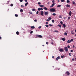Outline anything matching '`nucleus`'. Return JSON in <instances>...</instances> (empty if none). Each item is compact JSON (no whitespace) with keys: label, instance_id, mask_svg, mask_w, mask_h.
<instances>
[{"label":"nucleus","instance_id":"nucleus-36","mask_svg":"<svg viewBox=\"0 0 76 76\" xmlns=\"http://www.w3.org/2000/svg\"><path fill=\"white\" fill-rule=\"evenodd\" d=\"M52 22L53 23H54V20H52Z\"/></svg>","mask_w":76,"mask_h":76},{"label":"nucleus","instance_id":"nucleus-57","mask_svg":"<svg viewBox=\"0 0 76 76\" xmlns=\"http://www.w3.org/2000/svg\"><path fill=\"white\" fill-rule=\"evenodd\" d=\"M70 51H71V52H73V50H71Z\"/></svg>","mask_w":76,"mask_h":76},{"label":"nucleus","instance_id":"nucleus-23","mask_svg":"<svg viewBox=\"0 0 76 76\" xmlns=\"http://www.w3.org/2000/svg\"><path fill=\"white\" fill-rule=\"evenodd\" d=\"M32 10L33 11H35L36 10L35 9H32Z\"/></svg>","mask_w":76,"mask_h":76},{"label":"nucleus","instance_id":"nucleus-50","mask_svg":"<svg viewBox=\"0 0 76 76\" xmlns=\"http://www.w3.org/2000/svg\"><path fill=\"white\" fill-rule=\"evenodd\" d=\"M69 55L70 56H71V53H69Z\"/></svg>","mask_w":76,"mask_h":76},{"label":"nucleus","instance_id":"nucleus-32","mask_svg":"<svg viewBox=\"0 0 76 76\" xmlns=\"http://www.w3.org/2000/svg\"><path fill=\"white\" fill-rule=\"evenodd\" d=\"M38 10H39V11H40V10H41V8H39L38 9Z\"/></svg>","mask_w":76,"mask_h":76},{"label":"nucleus","instance_id":"nucleus-41","mask_svg":"<svg viewBox=\"0 0 76 76\" xmlns=\"http://www.w3.org/2000/svg\"><path fill=\"white\" fill-rule=\"evenodd\" d=\"M32 33H33V31H31L30 34H32Z\"/></svg>","mask_w":76,"mask_h":76},{"label":"nucleus","instance_id":"nucleus-17","mask_svg":"<svg viewBox=\"0 0 76 76\" xmlns=\"http://www.w3.org/2000/svg\"><path fill=\"white\" fill-rule=\"evenodd\" d=\"M16 33L17 35H19V32L18 31L16 32Z\"/></svg>","mask_w":76,"mask_h":76},{"label":"nucleus","instance_id":"nucleus-2","mask_svg":"<svg viewBox=\"0 0 76 76\" xmlns=\"http://www.w3.org/2000/svg\"><path fill=\"white\" fill-rule=\"evenodd\" d=\"M38 37L39 38H42V36L41 35H36V36L35 37V38H38Z\"/></svg>","mask_w":76,"mask_h":76},{"label":"nucleus","instance_id":"nucleus-11","mask_svg":"<svg viewBox=\"0 0 76 76\" xmlns=\"http://www.w3.org/2000/svg\"><path fill=\"white\" fill-rule=\"evenodd\" d=\"M67 43H70L71 42V40H69L67 42Z\"/></svg>","mask_w":76,"mask_h":76},{"label":"nucleus","instance_id":"nucleus-1","mask_svg":"<svg viewBox=\"0 0 76 76\" xmlns=\"http://www.w3.org/2000/svg\"><path fill=\"white\" fill-rule=\"evenodd\" d=\"M56 10L55 8H52L50 10V12H55Z\"/></svg>","mask_w":76,"mask_h":76},{"label":"nucleus","instance_id":"nucleus-8","mask_svg":"<svg viewBox=\"0 0 76 76\" xmlns=\"http://www.w3.org/2000/svg\"><path fill=\"white\" fill-rule=\"evenodd\" d=\"M66 73L67 75H70V73H69V72L68 71L66 72Z\"/></svg>","mask_w":76,"mask_h":76},{"label":"nucleus","instance_id":"nucleus-3","mask_svg":"<svg viewBox=\"0 0 76 76\" xmlns=\"http://www.w3.org/2000/svg\"><path fill=\"white\" fill-rule=\"evenodd\" d=\"M64 50L66 52H68V49L67 47H64Z\"/></svg>","mask_w":76,"mask_h":76},{"label":"nucleus","instance_id":"nucleus-28","mask_svg":"<svg viewBox=\"0 0 76 76\" xmlns=\"http://www.w3.org/2000/svg\"><path fill=\"white\" fill-rule=\"evenodd\" d=\"M58 7H61V5H58L57 6Z\"/></svg>","mask_w":76,"mask_h":76},{"label":"nucleus","instance_id":"nucleus-26","mask_svg":"<svg viewBox=\"0 0 76 76\" xmlns=\"http://www.w3.org/2000/svg\"><path fill=\"white\" fill-rule=\"evenodd\" d=\"M28 2H27L25 4V6H27V5H28Z\"/></svg>","mask_w":76,"mask_h":76},{"label":"nucleus","instance_id":"nucleus-49","mask_svg":"<svg viewBox=\"0 0 76 76\" xmlns=\"http://www.w3.org/2000/svg\"><path fill=\"white\" fill-rule=\"evenodd\" d=\"M70 46H69V45H68V46H67V48H70Z\"/></svg>","mask_w":76,"mask_h":76},{"label":"nucleus","instance_id":"nucleus-39","mask_svg":"<svg viewBox=\"0 0 76 76\" xmlns=\"http://www.w3.org/2000/svg\"><path fill=\"white\" fill-rule=\"evenodd\" d=\"M58 26H59V27H60V28H61V25H58Z\"/></svg>","mask_w":76,"mask_h":76},{"label":"nucleus","instance_id":"nucleus-14","mask_svg":"<svg viewBox=\"0 0 76 76\" xmlns=\"http://www.w3.org/2000/svg\"><path fill=\"white\" fill-rule=\"evenodd\" d=\"M23 12V10H22V9H21L20 10V12L21 13H22Z\"/></svg>","mask_w":76,"mask_h":76},{"label":"nucleus","instance_id":"nucleus-15","mask_svg":"<svg viewBox=\"0 0 76 76\" xmlns=\"http://www.w3.org/2000/svg\"><path fill=\"white\" fill-rule=\"evenodd\" d=\"M39 6H40V7H44V6L43 5H39Z\"/></svg>","mask_w":76,"mask_h":76},{"label":"nucleus","instance_id":"nucleus-21","mask_svg":"<svg viewBox=\"0 0 76 76\" xmlns=\"http://www.w3.org/2000/svg\"><path fill=\"white\" fill-rule=\"evenodd\" d=\"M63 26L64 28H66V24H63Z\"/></svg>","mask_w":76,"mask_h":76},{"label":"nucleus","instance_id":"nucleus-64","mask_svg":"<svg viewBox=\"0 0 76 76\" xmlns=\"http://www.w3.org/2000/svg\"><path fill=\"white\" fill-rule=\"evenodd\" d=\"M72 61H74V59L73 58V59H72Z\"/></svg>","mask_w":76,"mask_h":76},{"label":"nucleus","instance_id":"nucleus-35","mask_svg":"<svg viewBox=\"0 0 76 76\" xmlns=\"http://www.w3.org/2000/svg\"><path fill=\"white\" fill-rule=\"evenodd\" d=\"M62 17H61V15H60L59 17V18H61Z\"/></svg>","mask_w":76,"mask_h":76},{"label":"nucleus","instance_id":"nucleus-7","mask_svg":"<svg viewBox=\"0 0 76 76\" xmlns=\"http://www.w3.org/2000/svg\"><path fill=\"white\" fill-rule=\"evenodd\" d=\"M63 49H60L59 50V51H60V52H63Z\"/></svg>","mask_w":76,"mask_h":76},{"label":"nucleus","instance_id":"nucleus-31","mask_svg":"<svg viewBox=\"0 0 76 76\" xmlns=\"http://www.w3.org/2000/svg\"><path fill=\"white\" fill-rule=\"evenodd\" d=\"M54 32H57V33L58 32V31H57V30H55V31H54Z\"/></svg>","mask_w":76,"mask_h":76},{"label":"nucleus","instance_id":"nucleus-62","mask_svg":"<svg viewBox=\"0 0 76 76\" xmlns=\"http://www.w3.org/2000/svg\"><path fill=\"white\" fill-rule=\"evenodd\" d=\"M64 19H66V17H64Z\"/></svg>","mask_w":76,"mask_h":76},{"label":"nucleus","instance_id":"nucleus-45","mask_svg":"<svg viewBox=\"0 0 76 76\" xmlns=\"http://www.w3.org/2000/svg\"><path fill=\"white\" fill-rule=\"evenodd\" d=\"M19 1L20 2H22L23 1V0H19Z\"/></svg>","mask_w":76,"mask_h":76},{"label":"nucleus","instance_id":"nucleus-33","mask_svg":"<svg viewBox=\"0 0 76 76\" xmlns=\"http://www.w3.org/2000/svg\"><path fill=\"white\" fill-rule=\"evenodd\" d=\"M67 3H70V1H69V0H67Z\"/></svg>","mask_w":76,"mask_h":76},{"label":"nucleus","instance_id":"nucleus-20","mask_svg":"<svg viewBox=\"0 0 76 76\" xmlns=\"http://www.w3.org/2000/svg\"><path fill=\"white\" fill-rule=\"evenodd\" d=\"M45 10H47V8L46 7H45L43 8Z\"/></svg>","mask_w":76,"mask_h":76},{"label":"nucleus","instance_id":"nucleus-37","mask_svg":"<svg viewBox=\"0 0 76 76\" xmlns=\"http://www.w3.org/2000/svg\"><path fill=\"white\" fill-rule=\"evenodd\" d=\"M64 0H61V2H64Z\"/></svg>","mask_w":76,"mask_h":76},{"label":"nucleus","instance_id":"nucleus-13","mask_svg":"<svg viewBox=\"0 0 76 76\" xmlns=\"http://www.w3.org/2000/svg\"><path fill=\"white\" fill-rule=\"evenodd\" d=\"M61 40H62V41H65V38H62Z\"/></svg>","mask_w":76,"mask_h":76},{"label":"nucleus","instance_id":"nucleus-12","mask_svg":"<svg viewBox=\"0 0 76 76\" xmlns=\"http://www.w3.org/2000/svg\"><path fill=\"white\" fill-rule=\"evenodd\" d=\"M66 7H70V5L69 4H67L66 5Z\"/></svg>","mask_w":76,"mask_h":76},{"label":"nucleus","instance_id":"nucleus-4","mask_svg":"<svg viewBox=\"0 0 76 76\" xmlns=\"http://www.w3.org/2000/svg\"><path fill=\"white\" fill-rule=\"evenodd\" d=\"M40 14L42 16H43L44 15V12L42 11H41Z\"/></svg>","mask_w":76,"mask_h":76},{"label":"nucleus","instance_id":"nucleus-59","mask_svg":"<svg viewBox=\"0 0 76 76\" xmlns=\"http://www.w3.org/2000/svg\"><path fill=\"white\" fill-rule=\"evenodd\" d=\"M25 1L26 2H27L28 1V0H25Z\"/></svg>","mask_w":76,"mask_h":76},{"label":"nucleus","instance_id":"nucleus-38","mask_svg":"<svg viewBox=\"0 0 76 76\" xmlns=\"http://www.w3.org/2000/svg\"><path fill=\"white\" fill-rule=\"evenodd\" d=\"M13 6V4H11L10 5V6L12 7Z\"/></svg>","mask_w":76,"mask_h":76},{"label":"nucleus","instance_id":"nucleus-55","mask_svg":"<svg viewBox=\"0 0 76 76\" xmlns=\"http://www.w3.org/2000/svg\"><path fill=\"white\" fill-rule=\"evenodd\" d=\"M70 17H68V19H69H69H70Z\"/></svg>","mask_w":76,"mask_h":76},{"label":"nucleus","instance_id":"nucleus-58","mask_svg":"<svg viewBox=\"0 0 76 76\" xmlns=\"http://www.w3.org/2000/svg\"><path fill=\"white\" fill-rule=\"evenodd\" d=\"M40 10H43V9H42V8H40Z\"/></svg>","mask_w":76,"mask_h":76},{"label":"nucleus","instance_id":"nucleus-22","mask_svg":"<svg viewBox=\"0 0 76 76\" xmlns=\"http://www.w3.org/2000/svg\"><path fill=\"white\" fill-rule=\"evenodd\" d=\"M71 33H72V35H75V32H73V31H71Z\"/></svg>","mask_w":76,"mask_h":76},{"label":"nucleus","instance_id":"nucleus-5","mask_svg":"<svg viewBox=\"0 0 76 76\" xmlns=\"http://www.w3.org/2000/svg\"><path fill=\"white\" fill-rule=\"evenodd\" d=\"M44 13L45 15H48V12H45Z\"/></svg>","mask_w":76,"mask_h":76},{"label":"nucleus","instance_id":"nucleus-47","mask_svg":"<svg viewBox=\"0 0 76 76\" xmlns=\"http://www.w3.org/2000/svg\"><path fill=\"white\" fill-rule=\"evenodd\" d=\"M38 28H39V29H41V26H40L38 27Z\"/></svg>","mask_w":76,"mask_h":76},{"label":"nucleus","instance_id":"nucleus-44","mask_svg":"<svg viewBox=\"0 0 76 76\" xmlns=\"http://www.w3.org/2000/svg\"><path fill=\"white\" fill-rule=\"evenodd\" d=\"M9 1H7V4H9Z\"/></svg>","mask_w":76,"mask_h":76},{"label":"nucleus","instance_id":"nucleus-40","mask_svg":"<svg viewBox=\"0 0 76 76\" xmlns=\"http://www.w3.org/2000/svg\"><path fill=\"white\" fill-rule=\"evenodd\" d=\"M74 40V39H71V41L72 42V41Z\"/></svg>","mask_w":76,"mask_h":76},{"label":"nucleus","instance_id":"nucleus-53","mask_svg":"<svg viewBox=\"0 0 76 76\" xmlns=\"http://www.w3.org/2000/svg\"><path fill=\"white\" fill-rule=\"evenodd\" d=\"M46 24H47V25H48V22H46Z\"/></svg>","mask_w":76,"mask_h":76},{"label":"nucleus","instance_id":"nucleus-16","mask_svg":"<svg viewBox=\"0 0 76 76\" xmlns=\"http://www.w3.org/2000/svg\"><path fill=\"white\" fill-rule=\"evenodd\" d=\"M31 29H34L35 28V26H32L31 27Z\"/></svg>","mask_w":76,"mask_h":76},{"label":"nucleus","instance_id":"nucleus-19","mask_svg":"<svg viewBox=\"0 0 76 76\" xmlns=\"http://www.w3.org/2000/svg\"><path fill=\"white\" fill-rule=\"evenodd\" d=\"M72 4H76V3L74 1L72 2Z\"/></svg>","mask_w":76,"mask_h":76},{"label":"nucleus","instance_id":"nucleus-63","mask_svg":"<svg viewBox=\"0 0 76 76\" xmlns=\"http://www.w3.org/2000/svg\"><path fill=\"white\" fill-rule=\"evenodd\" d=\"M73 48H75V46L73 45Z\"/></svg>","mask_w":76,"mask_h":76},{"label":"nucleus","instance_id":"nucleus-43","mask_svg":"<svg viewBox=\"0 0 76 76\" xmlns=\"http://www.w3.org/2000/svg\"><path fill=\"white\" fill-rule=\"evenodd\" d=\"M55 2V1H54V0H53L52 1V3H54Z\"/></svg>","mask_w":76,"mask_h":76},{"label":"nucleus","instance_id":"nucleus-10","mask_svg":"<svg viewBox=\"0 0 76 76\" xmlns=\"http://www.w3.org/2000/svg\"><path fill=\"white\" fill-rule=\"evenodd\" d=\"M59 58H60V56H58V57L56 58V60H58L59 59Z\"/></svg>","mask_w":76,"mask_h":76},{"label":"nucleus","instance_id":"nucleus-9","mask_svg":"<svg viewBox=\"0 0 76 76\" xmlns=\"http://www.w3.org/2000/svg\"><path fill=\"white\" fill-rule=\"evenodd\" d=\"M69 16H71L72 15V12L70 11L69 13Z\"/></svg>","mask_w":76,"mask_h":76},{"label":"nucleus","instance_id":"nucleus-18","mask_svg":"<svg viewBox=\"0 0 76 76\" xmlns=\"http://www.w3.org/2000/svg\"><path fill=\"white\" fill-rule=\"evenodd\" d=\"M65 57V56L64 55H63L61 56V58H64Z\"/></svg>","mask_w":76,"mask_h":76},{"label":"nucleus","instance_id":"nucleus-25","mask_svg":"<svg viewBox=\"0 0 76 76\" xmlns=\"http://www.w3.org/2000/svg\"><path fill=\"white\" fill-rule=\"evenodd\" d=\"M15 17H18V14H15Z\"/></svg>","mask_w":76,"mask_h":76},{"label":"nucleus","instance_id":"nucleus-56","mask_svg":"<svg viewBox=\"0 0 76 76\" xmlns=\"http://www.w3.org/2000/svg\"><path fill=\"white\" fill-rule=\"evenodd\" d=\"M38 4H41V3L40 2H39L38 3Z\"/></svg>","mask_w":76,"mask_h":76},{"label":"nucleus","instance_id":"nucleus-24","mask_svg":"<svg viewBox=\"0 0 76 76\" xmlns=\"http://www.w3.org/2000/svg\"><path fill=\"white\" fill-rule=\"evenodd\" d=\"M29 13H30V14H31V15H32V13L31 11L29 12Z\"/></svg>","mask_w":76,"mask_h":76},{"label":"nucleus","instance_id":"nucleus-29","mask_svg":"<svg viewBox=\"0 0 76 76\" xmlns=\"http://www.w3.org/2000/svg\"><path fill=\"white\" fill-rule=\"evenodd\" d=\"M52 15L53 16H56V14L55 13H53L52 14Z\"/></svg>","mask_w":76,"mask_h":76},{"label":"nucleus","instance_id":"nucleus-51","mask_svg":"<svg viewBox=\"0 0 76 76\" xmlns=\"http://www.w3.org/2000/svg\"><path fill=\"white\" fill-rule=\"evenodd\" d=\"M49 26H53V25L51 24H49Z\"/></svg>","mask_w":76,"mask_h":76},{"label":"nucleus","instance_id":"nucleus-27","mask_svg":"<svg viewBox=\"0 0 76 76\" xmlns=\"http://www.w3.org/2000/svg\"><path fill=\"white\" fill-rule=\"evenodd\" d=\"M64 35H67V33L66 32H65L64 33Z\"/></svg>","mask_w":76,"mask_h":76},{"label":"nucleus","instance_id":"nucleus-6","mask_svg":"<svg viewBox=\"0 0 76 76\" xmlns=\"http://www.w3.org/2000/svg\"><path fill=\"white\" fill-rule=\"evenodd\" d=\"M54 5H55V3H53L52 4V5L50 6V7H53V6H54Z\"/></svg>","mask_w":76,"mask_h":76},{"label":"nucleus","instance_id":"nucleus-61","mask_svg":"<svg viewBox=\"0 0 76 76\" xmlns=\"http://www.w3.org/2000/svg\"><path fill=\"white\" fill-rule=\"evenodd\" d=\"M53 44H54V43H53L52 42V43H51V45H53Z\"/></svg>","mask_w":76,"mask_h":76},{"label":"nucleus","instance_id":"nucleus-42","mask_svg":"<svg viewBox=\"0 0 76 76\" xmlns=\"http://www.w3.org/2000/svg\"><path fill=\"white\" fill-rule=\"evenodd\" d=\"M60 23L61 24H63V22H62V21H61V22H60Z\"/></svg>","mask_w":76,"mask_h":76},{"label":"nucleus","instance_id":"nucleus-34","mask_svg":"<svg viewBox=\"0 0 76 76\" xmlns=\"http://www.w3.org/2000/svg\"><path fill=\"white\" fill-rule=\"evenodd\" d=\"M48 19L49 20H51V19H52L51 18V17L49 18Z\"/></svg>","mask_w":76,"mask_h":76},{"label":"nucleus","instance_id":"nucleus-46","mask_svg":"<svg viewBox=\"0 0 76 76\" xmlns=\"http://www.w3.org/2000/svg\"><path fill=\"white\" fill-rule=\"evenodd\" d=\"M46 21H47L48 22H49V21H50V20H49V19H47L46 20Z\"/></svg>","mask_w":76,"mask_h":76},{"label":"nucleus","instance_id":"nucleus-60","mask_svg":"<svg viewBox=\"0 0 76 76\" xmlns=\"http://www.w3.org/2000/svg\"><path fill=\"white\" fill-rule=\"evenodd\" d=\"M46 44H48V42H46Z\"/></svg>","mask_w":76,"mask_h":76},{"label":"nucleus","instance_id":"nucleus-54","mask_svg":"<svg viewBox=\"0 0 76 76\" xmlns=\"http://www.w3.org/2000/svg\"><path fill=\"white\" fill-rule=\"evenodd\" d=\"M37 20H34V22H37Z\"/></svg>","mask_w":76,"mask_h":76},{"label":"nucleus","instance_id":"nucleus-30","mask_svg":"<svg viewBox=\"0 0 76 76\" xmlns=\"http://www.w3.org/2000/svg\"><path fill=\"white\" fill-rule=\"evenodd\" d=\"M45 26H46V27H48V26H49V25H45Z\"/></svg>","mask_w":76,"mask_h":76},{"label":"nucleus","instance_id":"nucleus-48","mask_svg":"<svg viewBox=\"0 0 76 76\" xmlns=\"http://www.w3.org/2000/svg\"><path fill=\"white\" fill-rule=\"evenodd\" d=\"M38 13H39V12H38V11H37L36 14H37H37H38Z\"/></svg>","mask_w":76,"mask_h":76},{"label":"nucleus","instance_id":"nucleus-52","mask_svg":"<svg viewBox=\"0 0 76 76\" xmlns=\"http://www.w3.org/2000/svg\"><path fill=\"white\" fill-rule=\"evenodd\" d=\"M21 7H24V6H23V5H21Z\"/></svg>","mask_w":76,"mask_h":76}]
</instances>
